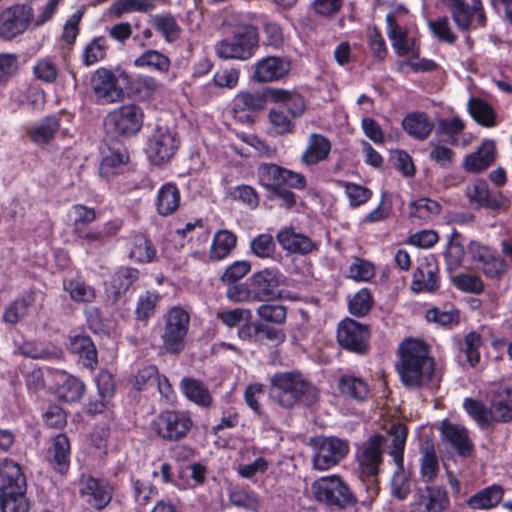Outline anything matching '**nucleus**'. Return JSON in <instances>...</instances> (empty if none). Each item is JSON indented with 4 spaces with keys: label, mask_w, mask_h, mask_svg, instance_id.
<instances>
[{
    "label": "nucleus",
    "mask_w": 512,
    "mask_h": 512,
    "mask_svg": "<svg viewBox=\"0 0 512 512\" xmlns=\"http://www.w3.org/2000/svg\"><path fill=\"white\" fill-rule=\"evenodd\" d=\"M178 149L177 134L167 128L157 127L148 140L146 153L150 160H170Z\"/></svg>",
    "instance_id": "obj_18"
},
{
    "label": "nucleus",
    "mask_w": 512,
    "mask_h": 512,
    "mask_svg": "<svg viewBox=\"0 0 512 512\" xmlns=\"http://www.w3.org/2000/svg\"><path fill=\"white\" fill-rule=\"evenodd\" d=\"M253 301L265 302L281 298L279 287L285 284L286 277L275 267L264 268L250 278Z\"/></svg>",
    "instance_id": "obj_12"
},
{
    "label": "nucleus",
    "mask_w": 512,
    "mask_h": 512,
    "mask_svg": "<svg viewBox=\"0 0 512 512\" xmlns=\"http://www.w3.org/2000/svg\"><path fill=\"white\" fill-rule=\"evenodd\" d=\"M504 495V489L500 485H491L469 497L467 505L474 510H488L498 505Z\"/></svg>",
    "instance_id": "obj_28"
},
{
    "label": "nucleus",
    "mask_w": 512,
    "mask_h": 512,
    "mask_svg": "<svg viewBox=\"0 0 512 512\" xmlns=\"http://www.w3.org/2000/svg\"><path fill=\"white\" fill-rule=\"evenodd\" d=\"M439 287V268L433 257H426L420 262L413 274L412 291L431 293Z\"/></svg>",
    "instance_id": "obj_20"
},
{
    "label": "nucleus",
    "mask_w": 512,
    "mask_h": 512,
    "mask_svg": "<svg viewBox=\"0 0 512 512\" xmlns=\"http://www.w3.org/2000/svg\"><path fill=\"white\" fill-rule=\"evenodd\" d=\"M441 432L443 439L453 446L459 454L462 456L470 454L472 444L467 430L463 426L444 421L441 426Z\"/></svg>",
    "instance_id": "obj_24"
},
{
    "label": "nucleus",
    "mask_w": 512,
    "mask_h": 512,
    "mask_svg": "<svg viewBox=\"0 0 512 512\" xmlns=\"http://www.w3.org/2000/svg\"><path fill=\"white\" fill-rule=\"evenodd\" d=\"M107 49L108 44L105 37L100 36L94 38L87 44L83 51L82 58L84 65L91 66L104 59Z\"/></svg>",
    "instance_id": "obj_48"
},
{
    "label": "nucleus",
    "mask_w": 512,
    "mask_h": 512,
    "mask_svg": "<svg viewBox=\"0 0 512 512\" xmlns=\"http://www.w3.org/2000/svg\"><path fill=\"white\" fill-rule=\"evenodd\" d=\"M59 130V121L56 117H47L29 130V136L37 144L48 143Z\"/></svg>",
    "instance_id": "obj_40"
},
{
    "label": "nucleus",
    "mask_w": 512,
    "mask_h": 512,
    "mask_svg": "<svg viewBox=\"0 0 512 512\" xmlns=\"http://www.w3.org/2000/svg\"><path fill=\"white\" fill-rule=\"evenodd\" d=\"M60 378L61 382L55 390L58 400L68 403L79 401L85 390L83 382L65 373H61Z\"/></svg>",
    "instance_id": "obj_30"
},
{
    "label": "nucleus",
    "mask_w": 512,
    "mask_h": 512,
    "mask_svg": "<svg viewBox=\"0 0 512 512\" xmlns=\"http://www.w3.org/2000/svg\"><path fill=\"white\" fill-rule=\"evenodd\" d=\"M270 131L273 135L281 136L292 133L294 124L281 110L271 109L268 114Z\"/></svg>",
    "instance_id": "obj_54"
},
{
    "label": "nucleus",
    "mask_w": 512,
    "mask_h": 512,
    "mask_svg": "<svg viewBox=\"0 0 512 512\" xmlns=\"http://www.w3.org/2000/svg\"><path fill=\"white\" fill-rule=\"evenodd\" d=\"M34 76L44 83H54L58 77V67L51 57L39 58L33 66Z\"/></svg>",
    "instance_id": "obj_50"
},
{
    "label": "nucleus",
    "mask_w": 512,
    "mask_h": 512,
    "mask_svg": "<svg viewBox=\"0 0 512 512\" xmlns=\"http://www.w3.org/2000/svg\"><path fill=\"white\" fill-rule=\"evenodd\" d=\"M388 433L391 437L389 454L396 464V470L391 481V493L395 498L404 500L409 495L411 489L410 480L404 471L403 465V454L408 430L405 425L397 423L391 426Z\"/></svg>",
    "instance_id": "obj_5"
},
{
    "label": "nucleus",
    "mask_w": 512,
    "mask_h": 512,
    "mask_svg": "<svg viewBox=\"0 0 512 512\" xmlns=\"http://www.w3.org/2000/svg\"><path fill=\"white\" fill-rule=\"evenodd\" d=\"M402 127L409 135L422 140L428 137L433 129V124L426 114L414 112L402 120Z\"/></svg>",
    "instance_id": "obj_33"
},
{
    "label": "nucleus",
    "mask_w": 512,
    "mask_h": 512,
    "mask_svg": "<svg viewBox=\"0 0 512 512\" xmlns=\"http://www.w3.org/2000/svg\"><path fill=\"white\" fill-rule=\"evenodd\" d=\"M369 332L366 326L352 320H343L337 330L339 344L347 350L363 353L368 346Z\"/></svg>",
    "instance_id": "obj_19"
},
{
    "label": "nucleus",
    "mask_w": 512,
    "mask_h": 512,
    "mask_svg": "<svg viewBox=\"0 0 512 512\" xmlns=\"http://www.w3.org/2000/svg\"><path fill=\"white\" fill-rule=\"evenodd\" d=\"M30 6L13 5L0 13V38L12 40L23 34L29 27Z\"/></svg>",
    "instance_id": "obj_16"
},
{
    "label": "nucleus",
    "mask_w": 512,
    "mask_h": 512,
    "mask_svg": "<svg viewBox=\"0 0 512 512\" xmlns=\"http://www.w3.org/2000/svg\"><path fill=\"white\" fill-rule=\"evenodd\" d=\"M256 313L261 320L274 324H283L287 316L286 307L279 304H262Z\"/></svg>",
    "instance_id": "obj_57"
},
{
    "label": "nucleus",
    "mask_w": 512,
    "mask_h": 512,
    "mask_svg": "<svg viewBox=\"0 0 512 512\" xmlns=\"http://www.w3.org/2000/svg\"><path fill=\"white\" fill-rule=\"evenodd\" d=\"M82 496H89L88 502L95 508L101 509L112 499V487L106 480L93 477H83L80 488Z\"/></svg>",
    "instance_id": "obj_23"
},
{
    "label": "nucleus",
    "mask_w": 512,
    "mask_h": 512,
    "mask_svg": "<svg viewBox=\"0 0 512 512\" xmlns=\"http://www.w3.org/2000/svg\"><path fill=\"white\" fill-rule=\"evenodd\" d=\"M180 389L190 401L197 405L207 407L211 404V394L200 380L189 377L183 378L180 382Z\"/></svg>",
    "instance_id": "obj_32"
},
{
    "label": "nucleus",
    "mask_w": 512,
    "mask_h": 512,
    "mask_svg": "<svg viewBox=\"0 0 512 512\" xmlns=\"http://www.w3.org/2000/svg\"><path fill=\"white\" fill-rule=\"evenodd\" d=\"M375 275V266L368 260L354 257L348 269V276L359 282H366Z\"/></svg>",
    "instance_id": "obj_51"
},
{
    "label": "nucleus",
    "mask_w": 512,
    "mask_h": 512,
    "mask_svg": "<svg viewBox=\"0 0 512 512\" xmlns=\"http://www.w3.org/2000/svg\"><path fill=\"white\" fill-rule=\"evenodd\" d=\"M482 346V338L477 332H470L464 338L462 351L471 366L478 364L480 360L479 348Z\"/></svg>",
    "instance_id": "obj_62"
},
{
    "label": "nucleus",
    "mask_w": 512,
    "mask_h": 512,
    "mask_svg": "<svg viewBox=\"0 0 512 512\" xmlns=\"http://www.w3.org/2000/svg\"><path fill=\"white\" fill-rule=\"evenodd\" d=\"M0 506L3 512H28L29 504L25 491L5 490L0 487Z\"/></svg>",
    "instance_id": "obj_38"
},
{
    "label": "nucleus",
    "mask_w": 512,
    "mask_h": 512,
    "mask_svg": "<svg viewBox=\"0 0 512 512\" xmlns=\"http://www.w3.org/2000/svg\"><path fill=\"white\" fill-rule=\"evenodd\" d=\"M59 2L60 0H48L44 5L39 6L36 11L30 6L29 26L37 28L48 22L55 14Z\"/></svg>",
    "instance_id": "obj_55"
},
{
    "label": "nucleus",
    "mask_w": 512,
    "mask_h": 512,
    "mask_svg": "<svg viewBox=\"0 0 512 512\" xmlns=\"http://www.w3.org/2000/svg\"><path fill=\"white\" fill-rule=\"evenodd\" d=\"M456 288L467 293L479 294L483 291L484 285L480 277L469 273H460L452 277Z\"/></svg>",
    "instance_id": "obj_61"
},
{
    "label": "nucleus",
    "mask_w": 512,
    "mask_h": 512,
    "mask_svg": "<svg viewBox=\"0 0 512 512\" xmlns=\"http://www.w3.org/2000/svg\"><path fill=\"white\" fill-rule=\"evenodd\" d=\"M257 29L251 25H240L235 28L233 36L215 44L216 55L221 59H250L258 48Z\"/></svg>",
    "instance_id": "obj_4"
},
{
    "label": "nucleus",
    "mask_w": 512,
    "mask_h": 512,
    "mask_svg": "<svg viewBox=\"0 0 512 512\" xmlns=\"http://www.w3.org/2000/svg\"><path fill=\"white\" fill-rule=\"evenodd\" d=\"M193 422L183 412L163 411L151 422V429L161 438L169 441H177L184 438Z\"/></svg>",
    "instance_id": "obj_11"
},
{
    "label": "nucleus",
    "mask_w": 512,
    "mask_h": 512,
    "mask_svg": "<svg viewBox=\"0 0 512 512\" xmlns=\"http://www.w3.org/2000/svg\"><path fill=\"white\" fill-rule=\"evenodd\" d=\"M52 452L54 468L61 474L65 473L70 464V442L66 435L59 434L54 438Z\"/></svg>",
    "instance_id": "obj_37"
},
{
    "label": "nucleus",
    "mask_w": 512,
    "mask_h": 512,
    "mask_svg": "<svg viewBox=\"0 0 512 512\" xmlns=\"http://www.w3.org/2000/svg\"><path fill=\"white\" fill-rule=\"evenodd\" d=\"M400 361L397 370L402 383L409 388L439 387L441 376L435 369V362L429 356L428 346L421 340L408 339L399 347Z\"/></svg>",
    "instance_id": "obj_1"
},
{
    "label": "nucleus",
    "mask_w": 512,
    "mask_h": 512,
    "mask_svg": "<svg viewBox=\"0 0 512 512\" xmlns=\"http://www.w3.org/2000/svg\"><path fill=\"white\" fill-rule=\"evenodd\" d=\"M290 70V62L282 57L268 56L255 64L254 79L257 82H272L283 78Z\"/></svg>",
    "instance_id": "obj_21"
},
{
    "label": "nucleus",
    "mask_w": 512,
    "mask_h": 512,
    "mask_svg": "<svg viewBox=\"0 0 512 512\" xmlns=\"http://www.w3.org/2000/svg\"><path fill=\"white\" fill-rule=\"evenodd\" d=\"M156 256V249L150 239L145 235L139 234L133 238V247L130 251V257L137 262H151Z\"/></svg>",
    "instance_id": "obj_44"
},
{
    "label": "nucleus",
    "mask_w": 512,
    "mask_h": 512,
    "mask_svg": "<svg viewBox=\"0 0 512 512\" xmlns=\"http://www.w3.org/2000/svg\"><path fill=\"white\" fill-rule=\"evenodd\" d=\"M469 5L463 0H445L451 10L454 23L461 30L483 27L486 22L485 13L480 0H471Z\"/></svg>",
    "instance_id": "obj_14"
},
{
    "label": "nucleus",
    "mask_w": 512,
    "mask_h": 512,
    "mask_svg": "<svg viewBox=\"0 0 512 512\" xmlns=\"http://www.w3.org/2000/svg\"><path fill=\"white\" fill-rule=\"evenodd\" d=\"M490 414L496 422H507L512 419V391L505 387H498L494 392Z\"/></svg>",
    "instance_id": "obj_26"
},
{
    "label": "nucleus",
    "mask_w": 512,
    "mask_h": 512,
    "mask_svg": "<svg viewBox=\"0 0 512 512\" xmlns=\"http://www.w3.org/2000/svg\"><path fill=\"white\" fill-rule=\"evenodd\" d=\"M385 443L386 438L383 435L374 434L361 443L356 450V471L365 484L369 501H373L379 493L377 476L383 462Z\"/></svg>",
    "instance_id": "obj_3"
},
{
    "label": "nucleus",
    "mask_w": 512,
    "mask_h": 512,
    "mask_svg": "<svg viewBox=\"0 0 512 512\" xmlns=\"http://www.w3.org/2000/svg\"><path fill=\"white\" fill-rule=\"evenodd\" d=\"M160 299L158 293L146 292L138 298L135 315L139 321H147L155 313V308Z\"/></svg>",
    "instance_id": "obj_52"
},
{
    "label": "nucleus",
    "mask_w": 512,
    "mask_h": 512,
    "mask_svg": "<svg viewBox=\"0 0 512 512\" xmlns=\"http://www.w3.org/2000/svg\"><path fill=\"white\" fill-rule=\"evenodd\" d=\"M133 65L136 68L166 74L171 68V60L167 55L158 50L147 49L134 59Z\"/></svg>",
    "instance_id": "obj_27"
},
{
    "label": "nucleus",
    "mask_w": 512,
    "mask_h": 512,
    "mask_svg": "<svg viewBox=\"0 0 512 512\" xmlns=\"http://www.w3.org/2000/svg\"><path fill=\"white\" fill-rule=\"evenodd\" d=\"M339 388L342 394L357 401H363L369 394L367 384L354 376H343L339 381Z\"/></svg>",
    "instance_id": "obj_41"
},
{
    "label": "nucleus",
    "mask_w": 512,
    "mask_h": 512,
    "mask_svg": "<svg viewBox=\"0 0 512 512\" xmlns=\"http://www.w3.org/2000/svg\"><path fill=\"white\" fill-rule=\"evenodd\" d=\"M331 151L330 141L323 135L312 133L307 140V147L302 160H325Z\"/></svg>",
    "instance_id": "obj_36"
},
{
    "label": "nucleus",
    "mask_w": 512,
    "mask_h": 512,
    "mask_svg": "<svg viewBox=\"0 0 512 512\" xmlns=\"http://www.w3.org/2000/svg\"><path fill=\"white\" fill-rule=\"evenodd\" d=\"M251 270V264L246 260L235 261L229 265L221 276V281L232 284L245 277Z\"/></svg>",
    "instance_id": "obj_63"
},
{
    "label": "nucleus",
    "mask_w": 512,
    "mask_h": 512,
    "mask_svg": "<svg viewBox=\"0 0 512 512\" xmlns=\"http://www.w3.org/2000/svg\"><path fill=\"white\" fill-rule=\"evenodd\" d=\"M468 110L472 118L479 124L487 127L495 125L494 112L485 101L478 98H471L468 101Z\"/></svg>",
    "instance_id": "obj_45"
},
{
    "label": "nucleus",
    "mask_w": 512,
    "mask_h": 512,
    "mask_svg": "<svg viewBox=\"0 0 512 512\" xmlns=\"http://www.w3.org/2000/svg\"><path fill=\"white\" fill-rule=\"evenodd\" d=\"M0 487L8 491H26V478L16 462L5 459L0 464Z\"/></svg>",
    "instance_id": "obj_25"
},
{
    "label": "nucleus",
    "mask_w": 512,
    "mask_h": 512,
    "mask_svg": "<svg viewBox=\"0 0 512 512\" xmlns=\"http://www.w3.org/2000/svg\"><path fill=\"white\" fill-rule=\"evenodd\" d=\"M237 244V236L229 230H219L214 234L209 250V258L220 261L230 255Z\"/></svg>",
    "instance_id": "obj_29"
},
{
    "label": "nucleus",
    "mask_w": 512,
    "mask_h": 512,
    "mask_svg": "<svg viewBox=\"0 0 512 512\" xmlns=\"http://www.w3.org/2000/svg\"><path fill=\"white\" fill-rule=\"evenodd\" d=\"M118 227L113 223H106L102 227H95L85 231L84 228L81 232H75L77 238L83 240L87 244L102 243L108 236L115 235Z\"/></svg>",
    "instance_id": "obj_49"
},
{
    "label": "nucleus",
    "mask_w": 512,
    "mask_h": 512,
    "mask_svg": "<svg viewBox=\"0 0 512 512\" xmlns=\"http://www.w3.org/2000/svg\"><path fill=\"white\" fill-rule=\"evenodd\" d=\"M460 234L453 230L450 235L447 249L445 252V259L449 270H455L461 266L464 258V247L459 241Z\"/></svg>",
    "instance_id": "obj_47"
},
{
    "label": "nucleus",
    "mask_w": 512,
    "mask_h": 512,
    "mask_svg": "<svg viewBox=\"0 0 512 512\" xmlns=\"http://www.w3.org/2000/svg\"><path fill=\"white\" fill-rule=\"evenodd\" d=\"M32 303L31 297L16 299L4 310L2 319L5 323L15 324L27 315Z\"/></svg>",
    "instance_id": "obj_53"
},
{
    "label": "nucleus",
    "mask_w": 512,
    "mask_h": 512,
    "mask_svg": "<svg viewBox=\"0 0 512 512\" xmlns=\"http://www.w3.org/2000/svg\"><path fill=\"white\" fill-rule=\"evenodd\" d=\"M311 493L319 502L346 507L355 499L349 487L337 475L322 477L311 485Z\"/></svg>",
    "instance_id": "obj_9"
},
{
    "label": "nucleus",
    "mask_w": 512,
    "mask_h": 512,
    "mask_svg": "<svg viewBox=\"0 0 512 512\" xmlns=\"http://www.w3.org/2000/svg\"><path fill=\"white\" fill-rule=\"evenodd\" d=\"M441 206L438 202L429 198H420L409 205V216L420 220H428L439 214Z\"/></svg>",
    "instance_id": "obj_46"
},
{
    "label": "nucleus",
    "mask_w": 512,
    "mask_h": 512,
    "mask_svg": "<svg viewBox=\"0 0 512 512\" xmlns=\"http://www.w3.org/2000/svg\"><path fill=\"white\" fill-rule=\"evenodd\" d=\"M129 75L125 71L118 73L101 67L93 72L90 78V87L98 103L112 104L124 98V90L119 85V79L128 80Z\"/></svg>",
    "instance_id": "obj_8"
},
{
    "label": "nucleus",
    "mask_w": 512,
    "mask_h": 512,
    "mask_svg": "<svg viewBox=\"0 0 512 512\" xmlns=\"http://www.w3.org/2000/svg\"><path fill=\"white\" fill-rule=\"evenodd\" d=\"M151 23L168 43L180 37L181 28L175 18L170 15H155Z\"/></svg>",
    "instance_id": "obj_43"
},
{
    "label": "nucleus",
    "mask_w": 512,
    "mask_h": 512,
    "mask_svg": "<svg viewBox=\"0 0 512 512\" xmlns=\"http://www.w3.org/2000/svg\"><path fill=\"white\" fill-rule=\"evenodd\" d=\"M230 502L237 507L244 508L256 512L260 508V500L258 496L249 490L239 489L229 494Z\"/></svg>",
    "instance_id": "obj_56"
},
{
    "label": "nucleus",
    "mask_w": 512,
    "mask_h": 512,
    "mask_svg": "<svg viewBox=\"0 0 512 512\" xmlns=\"http://www.w3.org/2000/svg\"><path fill=\"white\" fill-rule=\"evenodd\" d=\"M138 278V271L133 268H121L112 278V286L116 294L124 293L130 285Z\"/></svg>",
    "instance_id": "obj_64"
},
{
    "label": "nucleus",
    "mask_w": 512,
    "mask_h": 512,
    "mask_svg": "<svg viewBox=\"0 0 512 512\" xmlns=\"http://www.w3.org/2000/svg\"><path fill=\"white\" fill-rule=\"evenodd\" d=\"M64 290L75 302H92L95 299V290L80 278L68 279L63 283Z\"/></svg>",
    "instance_id": "obj_39"
},
{
    "label": "nucleus",
    "mask_w": 512,
    "mask_h": 512,
    "mask_svg": "<svg viewBox=\"0 0 512 512\" xmlns=\"http://www.w3.org/2000/svg\"><path fill=\"white\" fill-rule=\"evenodd\" d=\"M161 88V82L149 75H138L130 83L131 92L140 101L152 99Z\"/></svg>",
    "instance_id": "obj_34"
},
{
    "label": "nucleus",
    "mask_w": 512,
    "mask_h": 512,
    "mask_svg": "<svg viewBox=\"0 0 512 512\" xmlns=\"http://www.w3.org/2000/svg\"><path fill=\"white\" fill-rule=\"evenodd\" d=\"M281 248L289 253L308 254L316 250V244L306 235L298 233L292 227H283L276 234Z\"/></svg>",
    "instance_id": "obj_22"
},
{
    "label": "nucleus",
    "mask_w": 512,
    "mask_h": 512,
    "mask_svg": "<svg viewBox=\"0 0 512 512\" xmlns=\"http://www.w3.org/2000/svg\"><path fill=\"white\" fill-rule=\"evenodd\" d=\"M313 468L325 471L337 465L349 452L348 442L337 437H319L312 440Z\"/></svg>",
    "instance_id": "obj_10"
},
{
    "label": "nucleus",
    "mask_w": 512,
    "mask_h": 512,
    "mask_svg": "<svg viewBox=\"0 0 512 512\" xmlns=\"http://www.w3.org/2000/svg\"><path fill=\"white\" fill-rule=\"evenodd\" d=\"M164 319L165 325L161 335L163 348L167 353L179 354L185 347L190 315L183 308L174 306L167 311Z\"/></svg>",
    "instance_id": "obj_7"
},
{
    "label": "nucleus",
    "mask_w": 512,
    "mask_h": 512,
    "mask_svg": "<svg viewBox=\"0 0 512 512\" xmlns=\"http://www.w3.org/2000/svg\"><path fill=\"white\" fill-rule=\"evenodd\" d=\"M266 106V97L258 91H240L231 102V114L233 118L245 125L255 122V114Z\"/></svg>",
    "instance_id": "obj_13"
},
{
    "label": "nucleus",
    "mask_w": 512,
    "mask_h": 512,
    "mask_svg": "<svg viewBox=\"0 0 512 512\" xmlns=\"http://www.w3.org/2000/svg\"><path fill=\"white\" fill-rule=\"evenodd\" d=\"M465 411L481 426L488 425L492 422L490 409H486L485 405L472 398H466L463 402Z\"/></svg>",
    "instance_id": "obj_60"
},
{
    "label": "nucleus",
    "mask_w": 512,
    "mask_h": 512,
    "mask_svg": "<svg viewBox=\"0 0 512 512\" xmlns=\"http://www.w3.org/2000/svg\"><path fill=\"white\" fill-rule=\"evenodd\" d=\"M450 504L445 488L437 485L419 488L413 495L410 504L411 512H442Z\"/></svg>",
    "instance_id": "obj_15"
},
{
    "label": "nucleus",
    "mask_w": 512,
    "mask_h": 512,
    "mask_svg": "<svg viewBox=\"0 0 512 512\" xmlns=\"http://www.w3.org/2000/svg\"><path fill=\"white\" fill-rule=\"evenodd\" d=\"M154 8L150 0H118L109 7V14L116 18L131 12H148Z\"/></svg>",
    "instance_id": "obj_42"
},
{
    "label": "nucleus",
    "mask_w": 512,
    "mask_h": 512,
    "mask_svg": "<svg viewBox=\"0 0 512 512\" xmlns=\"http://www.w3.org/2000/svg\"><path fill=\"white\" fill-rule=\"evenodd\" d=\"M180 204V192L178 188L171 183L164 184L157 193L156 207L162 216L173 214Z\"/></svg>",
    "instance_id": "obj_31"
},
{
    "label": "nucleus",
    "mask_w": 512,
    "mask_h": 512,
    "mask_svg": "<svg viewBox=\"0 0 512 512\" xmlns=\"http://www.w3.org/2000/svg\"><path fill=\"white\" fill-rule=\"evenodd\" d=\"M144 121L143 109L137 104H124L107 114L104 125L108 134L116 137L136 135Z\"/></svg>",
    "instance_id": "obj_6"
},
{
    "label": "nucleus",
    "mask_w": 512,
    "mask_h": 512,
    "mask_svg": "<svg viewBox=\"0 0 512 512\" xmlns=\"http://www.w3.org/2000/svg\"><path fill=\"white\" fill-rule=\"evenodd\" d=\"M387 36L398 56L417 53V33L411 27L399 25L393 13L386 15Z\"/></svg>",
    "instance_id": "obj_17"
},
{
    "label": "nucleus",
    "mask_w": 512,
    "mask_h": 512,
    "mask_svg": "<svg viewBox=\"0 0 512 512\" xmlns=\"http://www.w3.org/2000/svg\"><path fill=\"white\" fill-rule=\"evenodd\" d=\"M270 398L286 409L298 403L311 406L318 400V390L299 372H281L271 378Z\"/></svg>",
    "instance_id": "obj_2"
},
{
    "label": "nucleus",
    "mask_w": 512,
    "mask_h": 512,
    "mask_svg": "<svg viewBox=\"0 0 512 512\" xmlns=\"http://www.w3.org/2000/svg\"><path fill=\"white\" fill-rule=\"evenodd\" d=\"M372 297L366 288L360 289L349 300V311L355 316L366 315L372 307Z\"/></svg>",
    "instance_id": "obj_59"
},
{
    "label": "nucleus",
    "mask_w": 512,
    "mask_h": 512,
    "mask_svg": "<svg viewBox=\"0 0 512 512\" xmlns=\"http://www.w3.org/2000/svg\"><path fill=\"white\" fill-rule=\"evenodd\" d=\"M285 172L286 169L273 163H263L258 169L259 182L270 193L276 188L284 186Z\"/></svg>",
    "instance_id": "obj_35"
},
{
    "label": "nucleus",
    "mask_w": 512,
    "mask_h": 512,
    "mask_svg": "<svg viewBox=\"0 0 512 512\" xmlns=\"http://www.w3.org/2000/svg\"><path fill=\"white\" fill-rule=\"evenodd\" d=\"M250 248L255 256L265 259L273 256L276 246L272 235L263 233L251 241Z\"/></svg>",
    "instance_id": "obj_58"
}]
</instances>
